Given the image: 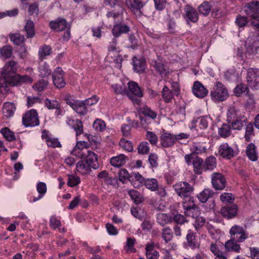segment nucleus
I'll list each match as a JSON object with an SVG mask.
<instances>
[{
  "instance_id": "22",
  "label": "nucleus",
  "mask_w": 259,
  "mask_h": 259,
  "mask_svg": "<svg viewBox=\"0 0 259 259\" xmlns=\"http://www.w3.org/2000/svg\"><path fill=\"white\" fill-rule=\"evenodd\" d=\"M248 119L245 115H244L228 123L230 124L232 130L240 131L243 129L244 125H246Z\"/></svg>"
},
{
  "instance_id": "16",
  "label": "nucleus",
  "mask_w": 259,
  "mask_h": 259,
  "mask_svg": "<svg viewBox=\"0 0 259 259\" xmlns=\"http://www.w3.org/2000/svg\"><path fill=\"white\" fill-rule=\"evenodd\" d=\"M186 239L188 246L192 249H195L199 248V243L196 232L191 229L188 230Z\"/></svg>"
},
{
  "instance_id": "64",
  "label": "nucleus",
  "mask_w": 259,
  "mask_h": 259,
  "mask_svg": "<svg viewBox=\"0 0 259 259\" xmlns=\"http://www.w3.org/2000/svg\"><path fill=\"white\" fill-rule=\"evenodd\" d=\"M234 91L237 96H240L242 93H247L248 92V88L245 84L240 83L236 87Z\"/></svg>"
},
{
  "instance_id": "25",
  "label": "nucleus",
  "mask_w": 259,
  "mask_h": 259,
  "mask_svg": "<svg viewBox=\"0 0 259 259\" xmlns=\"http://www.w3.org/2000/svg\"><path fill=\"white\" fill-rule=\"evenodd\" d=\"M130 30V28L125 24H116L112 29V33L115 37H118L123 33H126Z\"/></svg>"
},
{
  "instance_id": "57",
  "label": "nucleus",
  "mask_w": 259,
  "mask_h": 259,
  "mask_svg": "<svg viewBox=\"0 0 259 259\" xmlns=\"http://www.w3.org/2000/svg\"><path fill=\"white\" fill-rule=\"evenodd\" d=\"M112 88L116 94L126 95V86L123 83L112 85Z\"/></svg>"
},
{
  "instance_id": "34",
  "label": "nucleus",
  "mask_w": 259,
  "mask_h": 259,
  "mask_svg": "<svg viewBox=\"0 0 259 259\" xmlns=\"http://www.w3.org/2000/svg\"><path fill=\"white\" fill-rule=\"evenodd\" d=\"M161 96L163 101L166 103H171L174 98V93L166 85H164L161 91Z\"/></svg>"
},
{
  "instance_id": "60",
  "label": "nucleus",
  "mask_w": 259,
  "mask_h": 259,
  "mask_svg": "<svg viewBox=\"0 0 259 259\" xmlns=\"http://www.w3.org/2000/svg\"><path fill=\"white\" fill-rule=\"evenodd\" d=\"M80 183V179L79 177L73 175H69L67 181V185L71 187H75Z\"/></svg>"
},
{
  "instance_id": "29",
  "label": "nucleus",
  "mask_w": 259,
  "mask_h": 259,
  "mask_svg": "<svg viewBox=\"0 0 259 259\" xmlns=\"http://www.w3.org/2000/svg\"><path fill=\"white\" fill-rule=\"evenodd\" d=\"M126 157L123 154L112 157L110 160V164L114 167H119L126 163Z\"/></svg>"
},
{
  "instance_id": "32",
  "label": "nucleus",
  "mask_w": 259,
  "mask_h": 259,
  "mask_svg": "<svg viewBox=\"0 0 259 259\" xmlns=\"http://www.w3.org/2000/svg\"><path fill=\"white\" fill-rule=\"evenodd\" d=\"M193 165L194 171L197 175H201L202 172L203 168V160L202 158L196 156L192 161Z\"/></svg>"
},
{
  "instance_id": "4",
  "label": "nucleus",
  "mask_w": 259,
  "mask_h": 259,
  "mask_svg": "<svg viewBox=\"0 0 259 259\" xmlns=\"http://www.w3.org/2000/svg\"><path fill=\"white\" fill-rule=\"evenodd\" d=\"M128 90H126V95L132 101L134 105H140L141 101L140 99L143 96V92L138 84L135 81H131L128 83Z\"/></svg>"
},
{
  "instance_id": "18",
  "label": "nucleus",
  "mask_w": 259,
  "mask_h": 259,
  "mask_svg": "<svg viewBox=\"0 0 259 259\" xmlns=\"http://www.w3.org/2000/svg\"><path fill=\"white\" fill-rule=\"evenodd\" d=\"M149 0H125V4L127 7L134 12L140 11Z\"/></svg>"
},
{
  "instance_id": "40",
  "label": "nucleus",
  "mask_w": 259,
  "mask_h": 259,
  "mask_svg": "<svg viewBox=\"0 0 259 259\" xmlns=\"http://www.w3.org/2000/svg\"><path fill=\"white\" fill-rule=\"evenodd\" d=\"M214 193L209 189H204L198 195L197 197L199 201L202 203L206 202L208 199L212 197Z\"/></svg>"
},
{
  "instance_id": "23",
  "label": "nucleus",
  "mask_w": 259,
  "mask_h": 259,
  "mask_svg": "<svg viewBox=\"0 0 259 259\" xmlns=\"http://www.w3.org/2000/svg\"><path fill=\"white\" fill-rule=\"evenodd\" d=\"M145 179L138 172H132L130 174V181L135 188H139L143 185Z\"/></svg>"
},
{
  "instance_id": "15",
  "label": "nucleus",
  "mask_w": 259,
  "mask_h": 259,
  "mask_svg": "<svg viewBox=\"0 0 259 259\" xmlns=\"http://www.w3.org/2000/svg\"><path fill=\"white\" fill-rule=\"evenodd\" d=\"M175 139V135L164 131L160 137L161 145L165 148L172 147L176 143Z\"/></svg>"
},
{
  "instance_id": "33",
  "label": "nucleus",
  "mask_w": 259,
  "mask_h": 259,
  "mask_svg": "<svg viewBox=\"0 0 259 259\" xmlns=\"http://www.w3.org/2000/svg\"><path fill=\"white\" fill-rule=\"evenodd\" d=\"M245 127L244 138L245 141L250 142L252 138L254 136V123L252 122H247Z\"/></svg>"
},
{
  "instance_id": "58",
  "label": "nucleus",
  "mask_w": 259,
  "mask_h": 259,
  "mask_svg": "<svg viewBox=\"0 0 259 259\" xmlns=\"http://www.w3.org/2000/svg\"><path fill=\"white\" fill-rule=\"evenodd\" d=\"M0 54L5 58H10L13 54L12 48L10 46H5L0 49Z\"/></svg>"
},
{
  "instance_id": "48",
  "label": "nucleus",
  "mask_w": 259,
  "mask_h": 259,
  "mask_svg": "<svg viewBox=\"0 0 259 259\" xmlns=\"http://www.w3.org/2000/svg\"><path fill=\"white\" fill-rule=\"evenodd\" d=\"M140 113L141 114H143L144 116L150 118L151 120H154L157 117L156 112L152 110L147 106L143 107L141 109Z\"/></svg>"
},
{
  "instance_id": "53",
  "label": "nucleus",
  "mask_w": 259,
  "mask_h": 259,
  "mask_svg": "<svg viewBox=\"0 0 259 259\" xmlns=\"http://www.w3.org/2000/svg\"><path fill=\"white\" fill-rule=\"evenodd\" d=\"M211 120V118L208 116H202L198 118V122L199 123V127L200 129H206Z\"/></svg>"
},
{
  "instance_id": "46",
  "label": "nucleus",
  "mask_w": 259,
  "mask_h": 259,
  "mask_svg": "<svg viewBox=\"0 0 259 259\" xmlns=\"http://www.w3.org/2000/svg\"><path fill=\"white\" fill-rule=\"evenodd\" d=\"M211 10V6L209 3L207 1H204L201 5L198 7L199 12L206 16H207Z\"/></svg>"
},
{
  "instance_id": "55",
  "label": "nucleus",
  "mask_w": 259,
  "mask_h": 259,
  "mask_svg": "<svg viewBox=\"0 0 259 259\" xmlns=\"http://www.w3.org/2000/svg\"><path fill=\"white\" fill-rule=\"evenodd\" d=\"M51 53V48L49 46L44 45L39 49L38 55L41 59H43L47 56H49Z\"/></svg>"
},
{
  "instance_id": "21",
  "label": "nucleus",
  "mask_w": 259,
  "mask_h": 259,
  "mask_svg": "<svg viewBox=\"0 0 259 259\" xmlns=\"http://www.w3.org/2000/svg\"><path fill=\"white\" fill-rule=\"evenodd\" d=\"M87 154L85 157V161L91 167V168L94 169H97L99 167V164L98 163V156L94 152L89 150L87 152Z\"/></svg>"
},
{
  "instance_id": "3",
  "label": "nucleus",
  "mask_w": 259,
  "mask_h": 259,
  "mask_svg": "<svg viewBox=\"0 0 259 259\" xmlns=\"http://www.w3.org/2000/svg\"><path fill=\"white\" fill-rule=\"evenodd\" d=\"M245 13L250 16L252 26H259V1H253L247 3L244 7Z\"/></svg>"
},
{
  "instance_id": "49",
  "label": "nucleus",
  "mask_w": 259,
  "mask_h": 259,
  "mask_svg": "<svg viewBox=\"0 0 259 259\" xmlns=\"http://www.w3.org/2000/svg\"><path fill=\"white\" fill-rule=\"evenodd\" d=\"M184 214L187 217H190L195 218L200 214L199 208L196 205L189 209H184Z\"/></svg>"
},
{
  "instance_id": "20",
  "label": "nucleus",
  "mask_w": 259,
  "mask_h": 259,
  "mask_svg": "<svg viewBox=\"0 0 259 259\" xmlns=\"http://www.w3.org/2000/svg\"><path fill=\"white\" fill-rule=\"evenodd\" d=\"M49 26L53 30L60 32L67 27V22L66 19L58 18L56 20L51 21L49 23Z\"/></svg>"
},
{
  "instance_id": "47",
  "label": "nucleus",
  "mask_w": 259,
  "mask_h": 259,
  "mask_svg": "<svg viewBox=\"0 0 259 259\" xmlns=\"http://www.w3.org/2000/svg\"><path fill=\"white\" fill-rule=\"evenodd\" d=\"M1 133L8 141H14L16 140L14 133L8 127L2 128Z\"/></svg>"
},
{
  "instance_id": "26",
  "label": "nucleus",
  "mask_w": 259,
  "mask_h": 259,
  "mask_svg": "<svg viewBox=\"0 0 259 259\" xmlns=\"http://www.w3.org/2000/svg\"><path fill=\"white\" fill-rule=\"evenodd\" d=\"M16 110V106L13 103L5 102L2 107V113L7 118L13 116Z\"/></svg>"
},
{
  "instance_id": "12",
  "label": "nucleus",
  "mask_w": 259,
  "mask_h": 259,
  "mask_svg": "<svg viewBox=\"0 0 259 259\" xmlns=\"http://www.w3.org/2000/svg\"><path fill=\"white\" fill-rule=\"evenodd\" d=\"M211 184L215 190H222L226 185V179L222 174L213 172L211 175Z\"/></svg>"
},
{
  "instance_id": "27",
  "label": "nucleus",
  "mask_w": 259,
  "mask_h": 259,
  "mask_svg": "<svg viewBox=\"0 0 259 259\" xmlns=\"http://www.w3.org/2000/svg\"><path fill=\"white\" fill-rule=\"evenodd\" d=\"M68 124L71 126L76 132V136H78L83 133V125L80 120L76 119V120L69 119Z\"/></svg>"
},
{
  "instance_id": "35",
  "label": "nucleus",
  "mask_w": 259,
  "mask_h": 259,
  "mask_svg": "<svg viewBox=\"0 0 259 259\" xmlns=\"http://www.w3.org/2000/svg\"><path fill=\"white\" fill-rule=\"evenodd\" d=\"M73 109L81 116L85 115L88 113V109L83 101L77 100Z\"/></svg>"
},
{
  "instance_id": "31",
  "label": "nucleus",
  "mask_w": 259,
  "mask_h": 259,
  "mask_svg": "<svg viewBox=\"0 0 259 259\" xmlns=\"http://www.w3.org/2000/svg\"><path fill=\"white\" fill-rule=\"evenodd\" d=\"M76 168L77 171L82 175L89 174L91 171V167L84 160L78 161L76 164Z\"/></svg>"
},
{
  "instance_id": "51",
  "label": "nucleus",
  "mask_w": 259,
  "mask_h": 259,
  "mask_svg": "<svg viewBox=\"0 0 259 259\" xmlns=\"http://www.w3.org/2000/svg\"><path fill=\"white\" fill-rule=\"evenodd\" d=\"M161 236L166 243L171 240L173 237V233L169 227L164 228L162 230Z\"/></svg>"
},
{
  "instance_id": "41",
  "label": "nucleus",
  "mask_w": 259,
  "mask_h": 259,
  "mask_svg": "<svg viewBox=\"0 0 259 259\" xmlns=\"http://www.w3.org/2000/svg\"><path fill=\"white\" fill-rule=\"evenodd\" d=\"M24 30L26 32V37L28 38H32L35 35L34 24L33 21L29 20L26 23Z\"/></svg>"
},
{
  "instance_id": "19",
  "label": "nucleus",
  "mask_w": 259,
  "mask_h": 259,
  "mask_svg": "<svg viewBox=\"0 0 259 259\" xmlns=\"http://www.w3.org/2000/svg\"><path fill=\"white\" fill-rule=\"evenodd\" d=\"M192 92L196 97L203 98L207 95L208 91L200 81H195L193 85Z\"/></svg>"
},
{
  "instance_id": "44",
  "label": "nucleus",
  "mask_w": 259,
  "mask_h": 259,
  "mask_svg": "<svg viewBox=\"0 0 259 259\" xmlns=\"http://www.w3.org/2000/svg\"><path fill=\"white\" fill-rule=\"evenodd\" d=\"M36 189L39 193L37 197H33L32 201L35 202L41 199L47 192V186L44 182H39L36 186Z\"/></svg>"
},
{
  "instance_id": "56",
  "label": "nucleus",
  "mask_w": 259,
  "mask_h": 259,
  "mask_svg": "<svg viewBox=\"0 0 259 259\" xmlns=\"http://www.w3.org/2000/svg\"><path fill=\"white\" fill-rule=\"evenodd\" d=\"M136 243V239L134 238L127 237L126 239V246L124 249L126 252H135L136 249L134 247Z\"/></svg>"
},
{
  "instance_id": "6",
  "label": "nucleus",
  "mask_w": 259,
  "mask_h": 259,
  "mask_svg": "<svg viewBox=\"0 0 259 259\" xmlns=\"http://www.w3.org/2000/svg\"><path fill=\"white\" fill-rule=\"evenodd\" d=\"M178 195L181 197L190 196L193 191V187L186 182H180L173 186Z\"/></svg>"
},
{
  "instance_id": "42",
  "label": "nucleus",
  "mask_w": 259,
  "mask_h": 259,
  "mask_svg": "<svg viewBox=\"0 0 259 259\" xmlns=\"http://www.w3.org/2000/svg\"><path fill=\"white\" fill-rule=\"evenodd\" d=\"M39 76L41 77H46L52 74V70L49 65L46 63H42L39 64L38 67Z\"/></svg>"
},
{
  "instance_id": "17",
  "label": "nucleus",
  "mask_w": 259,
  "mask_h": 259,
  "mask_svg": "<svg viewBox=\"0 0 259 259\" xmlns=\"http://www.w3.org/2000/svg\"><path fill=\"white\" fill-rule=\"evenodd\" d=\"M185 12V18L186 21L193 23L196 22L198 20V14L197 11L190 5L185 6L184 9Z\"/></svg>"
},
{
  "instance_id": "61",
  "label": "nucleus",
  "mask_w": 259,
  "mask_h": 259,
  "mask_svg": "<svg viewBox=\"0 0 259 259\" xmlns=\"http://www.w3.org/2000/svg\"><path fill=\"white\" fill-rule=\"evenodd\" d=\"M149 151V147L148 142H142L138 147V152L140 154H147Z\"/></svg>"
},
{
  "instance_id": "8",
  "label": "nucleus",
  "mask_w": 259,
  "mask_h": 259,
  "mask_svg": "<svg viewBox=\"0 0 259 259\" xmlns=\"http://www.w3.org/2000/svg\"><path fill=\"white\" fill-rule=\"evenodd\" d=\"M241 106L238 103L234 102L229 105L227 112V121L228 122L241 117L244 113L241 111Z\"/></svg>"
},
{
  "instance_id": "7",
  "label": "nucleus",
  "mask_w": 259,
  "mask_h": 259,
  "mask_svg": "<svg viewBox=\"0 0 259 259\" xmlns=\"http://www.w3.org/2000/svg\"><path fill=\"white\" fill-rule=\"evenodd\" d=\"M22 123L25 127L37 126L39 124V121L36 111L31 109L23 116Z\"/></svg>"
},
{
  "instance_id": "28",
  "label": "nucleus",
  "mask_w": 259,
  "mask_h": 259,
  "mask_svg": "<svg viewBox=\"0 0 259 259\" xmlns=\"http://www.w3.org/2000/svg\"><path fill=\"white\" fill-rule=\"evenodd\" d=\"M231 126L230 123H223L218 128L219 135L223 138H226L231 136L232 134Z\"/></svg>"
},
{
  "instance_id": "59",
  "label": "nucleus",
  "mask_w": 259,
  "mask_h": 259,
  "mask_svg": "<svg viewBox=\"0 0 259 259\" xmlns=\"http://www.w3.org/2000/svg\"><path fill=\"white\" fill-rule=\"evenodd\" d=\"M10 38L11 41L17 46L21 45L25 40L23 35L18 33L12 34L10 35Z\"/></svg>"
},
{
  "instance_id": "5",
  "label": "nucleus",
  "mask_w": 259,
  "mask_h": 259,
  "mask_svg": "<svg viewBox=\"0 0 259 259\" xmlns=\"http://www.w3.org/2000/svg\"><path fill=\"white\" fill-rule=\"evenodd\" d=\"M231 238L236 242H243L248 237V233L243 227L234 225L229 231Z\"/></svg>"
},
{
  "instance_id": "11",
  "label": "nucleus",
  "mask_w": 259,
  "mask_h": 259,
  "mask_svg": "<svg viewBox=\"0 0 259 259\" xmlns=\"http://www.w3.org/2000/svg\"><path fill=\"white\" fill-rule=\"evenodd\" d=\"M64 71L60 67H57L52 73L53 84L57 89H62L66 84L64 78Z\"/></svg>"
},
{
  "instance_id": "50",
  "label": "nucleus",
  "mask_w": 259,
  "mask_h": 259,
  "mask_svg": "<svg viewBox=\"0 0 259 259\" xmlns=\"http://www.w3.org/2000/svg\"><path fill=\"white\" fill-rule=\"evenodd\" d=\"M183 198H184L183 201V207L184 210L196 206L193 197H191L190 195Z\"/></svg>"
},
{
  "instance_id": "13",
  "label": "nucleus",
  "mask_w": 259,
  "mask_h": 259,
  "mask_svg": "<svg viewBox=\"0 0 259 259\" xmlns=\"http://www.w3.org/2000/svg\"><path fill=\"white\" fill-rule=\"evenodd\" d=\"M238 206L235 204H230L222 207L221 213L223 217L227 219H231L236 217Z\"/></svg>"
},
{
  "instance_id": "37",
  "label": "nucleus",
  "mask_w": 259,
  "mask_h": 259,
  "mask_svg": "<svg viewBox=\"0 0 259 259\" xmlns=\"http://www.w3.org/2000/svg\"><path fill=\"white\" fill-rule=\"evenodd\" d=\"M156 221L161 226H164L171 222L172 217L168 214L159 213L157 214Z\"/></svg>"
},
{
  "instance_id": "52",
  "label": "nucleus",
  "mask_w": 259,
  "mask_h": 259,
  "mask_svg": "<svg viewBox=\"0 0 259 259\" xmlns=\"http://www.w3.org/2000/svg\"><path fill=\"white\" fill-rule=\"evenodd\" d=\"M48 85V81L45 79H40L33 85V88L37 91H42L46 89Z\"/></svg>"
},
{
  "instance_id": "45",
  "label": "nucleus",
  "mask_w": 259,
  "mask_h": 259,
  "mask_svg": "<svg viewBox=\"0 0 259 259\" xmlns=\"http://www.w3.org/2000/svg\"><path fill=\"white\" fill-rule=\"evenodd\" d=\"M127 193L135 204H140L143 202V198L138 191L135 190H130Z\"/></svg>"
},
{
  "instance_id": "1",
  "label": "nucleus",
  "mask_w": 259,
  "mask_h": 259,
  "mask_svg": "<svg viewBox=\"0 0 259 259\" xmlns=\"http://www.w3.org/2000/svg\"><path fill=\"white\" fill-rule=\"evenodd\" d=\"M18 63L14 60L8 61L2 70V74L6 75L10 79L11 87L19 86L23 84L31 83L33 79L27 75H21L16 74L18 69Z\"/></svg>"
},
{
  "instance_id": "10",
  "label": "nucleus",
  "mask_w": 259,
  "mask_h": 259,
  "mask_svg": "<svg viewBox=\"0 0 259 259\" xmlns=\"http://www.w3.org/2000/svg\"><path fill=\"white\" fill-rule=\"evenodd\" d=\"M247 82L250 88L253 90L259 89V69L249 68L247 71Z\"/></svg>"
},
{
  "instance_id": "63",
  "label": "nucleus",
  "mask_w": 259,
  "mask_h": 259,
  "mask_svg": "<svg viewBox=\"0 0 259 259\" xmlns=\"http://www.w3.org/2000/svg\"><path fill=\"white\" fill-rule=\"evenodd\" d=\"M89 150L85 149V150H80L79 149H77L76 148H74L72 151L71 152V154L75 156L78 157L80 159H84L87 154V152Z\"/></svg>"
},
{
  "instance_id": "14",
  "label": "nucleus",
  "mask_w": 259,
  "mask_h": 259,
  "mask_svg": "<svg viewBox=\"0 0 259 259\" xmlns=\"http://www.w3.org/2000/svg\"><path fill=\"white\" fill-rule=\"evenodd\" d=\"M218 153L220 156L226 159H230L236 155L234 150L227 143L220 145Z\"/></svg>"
},
{
  "instance_id": "38",
  "label": "nucleus",
  "mask_w": 259,
  "mask_h": 259,
  "mask_svg": "<svg viewBox=\"0 0 259 259\" xmlns=\"http://www.w3.org/2000/svg\"><path fill=\"white\" fill-rule=\"evenodd\" d=\"M143 185L152 191H156L158 188V181L154 178L145 179Z\"/></svg>"
},
{
  "instance_id": "9",
  "label": "nucleus",
  "mask_w": 259,
  "mask_h": 259,
  "mask_svg": "<svg viewBox=\"0 0 259 259\" xmlns=\"http://www.w3.org/2000/svg\"><path fill=\"white\" fill-rule=\"evenodd\" d=\"M246 45V57L252 58L257 53L259 49V39L257 36L254 38H248Z\"/></svg>"
},
{
  "instance_id": "2",
  "label": "nucleus",
  "mask_w": 259,
  "mask_h": 259,
  "mask_svg": "<svg viewBox=\"0 0 259 259\" xmlns=\"http://www.w3.org/2000/svg\"><path fill=\"white\" fill-rule=\"evenodd\" d=\"M210 96L214 102L224 101L229 97L228 90L221 81H216L210 92Z\"/></svg>"
},
{
  "instance_id": "39",
  "label": "nucleus",
  "mask_w": 259,
  "mask_h": 259,
  "mask_svg": "<svg viewBox=\"0 0 259 259\" xmlns=\"http://www.w3.org/2000/svg\"><path fill=\"white\" fill-rule=\"evenodd\" d=\"M238 242L232 240L231 238L230 240L227 241L225 244V247L226 250L228 251H233L239 253L240 251L241 247L240 245L237 244Z\"/></svg>"
},
{
  "instance_id": "24",
  "label": "nucleus",
  "mask_w": 259,
  "mask_h": 259,
  "mask_svg": "<svg viewBox=\"0 0 259 259\" xmlns=\"http://www.w3.org/2000/svg\"><path fill=\"white\" fill-rule=\"evenodd\" d=\"M133 63L135 71L138 73H142L145 71L146 62L144 59H139L135 56L133 58Z\"/></svg>"
},
{
  "instance_id": "43",
  "label": "nucleus",
  "mask_w": 259,
  "mask_h": 259,
  "mask_svg": "<svg viewBox=\"0 0 259 259\" xmlns=\"http://www.w3.org/2000/svg\"><path fill=\"white\" fill-rule=\"evenodd\" d=\"M216 165V158L213 156H210L205 159L203 168L205 170H212L215 168Z\"/></svg>"
},
{
  "instance_id": "62",
  "label": "nucleus",
  "mask_w": 259,
  "mask_h": 259,
  "mask_svg": "<svg viewBox=\"0 0 259 259\" xmlns=\"http://www.w3.org/2000/svg\"><path fill=\"white\" fill-rule=\"evenodd\" d=\"M156 70L159 72L161 76H166L168 74V71L165 69L164 65L161 62H156L154 66Z\"/></svg>"
},
{
  "instance_id": "54",
  "label": "nucleus",
  "mask_w": 259,
  "mask_h": 259,
  "mask_svg": "<svg viewBox=\"0 0 259 259\" xmlns=\"http://www.w3.org/2000/svg\"><path fill=\"white\" fill-rule=\"evenodd\" d=\"M6 75H3L2 74V71L0 73V92H2V89H4L5 90H7L8 85L11 86V83L9 77H7Z\"/></svg>"
},
{
  "instance_id": "30",
  "label": "nucleus",
  "mask_w": 259,
  "mask_h": 259,
  "mask_svg": "<svg viewBox=\"0 0 259 259\" xmlns=\"http://www.w3.org/2000/svg\"><path fill=\"white\" fill-rule=\"evenodd\" d=\"M146 255L148 259H158L159 252L154 249L152 243H148L146 246Z\"/></svg>"
},
{
  "instance_id": "36",
  "label": "nucleus",
  "mask_w": 259,
  "mask_h": 259,
  "mask_svg": "<svg viewBox=\"0 0 259 259\" xmlns=\"http://www.w3.org/2000/svg\"><path fill=\"white\" fill-rule=\"evenodd\" d=\"M246 154L248 158L252 161H256L257 159L256 146L253 143H250L247 146L246 148Z\"/></svg>"
}]
</instances>
